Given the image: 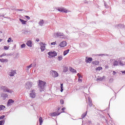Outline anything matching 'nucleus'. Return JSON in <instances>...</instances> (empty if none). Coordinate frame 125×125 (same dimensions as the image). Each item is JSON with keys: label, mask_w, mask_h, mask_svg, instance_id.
Returning <instances> with one entry per match:
<instances>
[{"label": "nucleus", "mask_w": 125, "mask_h": 125, "mask_svg": "<svg viewBox=\"0 0 125 125\" xmlns=\"http://www.w3.org/2000/svg\"><path fill=\"white\" fill-rule=\"evenodd\" d=\"M45 84H46V83L45 82L42 81L41 80L39 81L38 85L40 87L41 91H43V89H44V87H45Z\"/></svg>", "instance_id": "1"}, {"label": "nucleus", "mask_w": 125, "mask_h": 125, "mask_svg": "<svg viewBox=\"0 0 125 125\" xmlns=\"http://www.w3.org/2000/svg\"><path fill=\"white\" fill-rule=\"evenodd\" d=\"M48 55H49V58H52L55 57V56H57V53L55 51H51L48 53Z\"/></svg>", "instance_id": "2"}, {"label": "nucleus", "mask_w": 125, "mask_h": 125, "mask_svg": "<svg viewBox=\"0 0 125 125\" xmlns=\"http://www.w3.org/2000/svg\"><path fill=\"white\" fill-rule=\"evenodd\" d=\"M86 102L87 103V104H88L90 107H92L93 104H92V101L91 100L90 97H88L87 99L86 100Z\"/></svg>", "instance_id": "3"}, {"label": "nucleus", "mask_w": 125, "mask_h": 125, "mask_svg": "<svg viewBox=\"0 0 125 125\" xmlns=\"http://www.w3.org/2000/svg\"><path fill=\"white\" fill-rule=\"evenodd\" d=\"M29 96L31 98L34 99L36 98L37 95L36 94V92H35L34 90H32L29 94Z\"/></svg>", "instance_id": "4"}, {"label": "nucleus", "mask_w": 125, "mask_h": 125, "mask_svg": "<svg viewBox=\"0 0 125 125\" xmlns=\"http://www.w3.org/2000/svg\"><path fill=\"white\" fill-rule=\"evenodd\" d=\"M40 45L41 51H44V50H45V46L46 44L41 42H40Z\"/></svg>", "instance_id": "5"}, {"label": "nucleus", "mask_w": 125, "mask_h": 125, "mask_svg": "<svg viewBox=\"0 0 125 125\" xmlns=\"http://www.w3.org/2000/svg\"><path fill=\"white\" fill-rule=\"evenodd\" d=\"M58 10L60 12H64L65 13H67V12H69V11H67V10L65 9L64 8H59L58 9Z\"/></svg>", "instance_id": "6"}, {"label": "nucleus", "mask_w": 125, "mask_h": 125, "mask_svg": "<svg viewBox=\"0 0 125 125\" xmlns=\"http://www.w3.org/2000/svg\"><path fill=\"white\" fill-rule=\"evenodd\" d=\"M85 62H86V63H89V64H90V63H91V62H92V58H88V57H86Z\"/></svg>", "instance_id": "7"}, {"label": "nucleus", "mask_w": 125, "mask_h": 125, "mask_svg": "<svg viewBox=\"0 0 125 125\" xmlns=\"http://www.w3.org/2000/svg\"><path fill=\"white\" fill-rule=\"evenodd\" d=\"M9 75L10 77H13L16 75V70H11L9 73Z\"/></svg>", "instance_id": "8"}, {"label": "nucleus", "mask_w": 125, "mask_h": 125, "mask_svg": "<svg viewBox=\"0 0 125 125\" xmlns=\"http://www.w3.org/2000/svg\"><path fill=\"white\" fill-rule=\"evenodd\" d=\"M67 45V42L65 41H62L60 43V46L61 47H65Z\"/></svg>", "instance_id": "9"}, {"label": "nucleus", "mask_w": 125, "mask_h": 125, "mask_svg": "<svg viewBox=\"0 0 125 125\" xmlns=\"http://www.w3.org/2000/svg\"><path fill=\"white\" fill-rule=\"evenodd\" d=\"M60 114H61V113L55 112L50 113V116H51V117H55L56 116H59Z\"/></svg>", "instance_id": "10"}, {"label": "nucleus", "mask_w": 125, "mask_h": 125, "mask_svg": "<svg viewBox=\"0 0 125 125\" xmlns=\"http://www.w3.org/2000/svg\"><path fill=\"white\" fill-rule=\"evenodd\" d=\"M52 75H53V77H54V78H57V77H58L59 74L58 73H57V72L55 71H52Z\"/></svg>", "instance_id": "11"}, {"label": "nucleus", "mask_w": 125, "mask_h": 125, "mask_svg": "<svg viewBox=\"0 0 125 125\" xmlns=\"http://www.w3.org/2000/svg\"><path fill=\"white\" fill-rule=\"evenodd\" d=\"M32 86V85L31 83H30V82H27V83H26V87L28 89H30V88H31Z\"/></svg>", "instance_id": "12"}, {"label": "nucleus", "mask_w": 125, "mask_h": 125, "mask_svg": "<svg viewBox=\"0 0 125 125\" xmlns=\"http://www.w3.org/2000/svg\"><path fill=\"white\" fill-rule=\"evenodd\" d=\"M3 89L4 91H5V92H8L9 93H12V91H11V90L9 89L7 87H3Z\"/></svg>", "instance_id": "13"}, {"label": "nucleus", "mask_w": 125, "mask_h": 125, "mask_svg": "<svg viewBox=\"0 0 125 125\" xmlns=\"http://www.w3.org/2000/svg\"><path fill=\"white\" fill-rule=\"evenodd\" d=\"M92 65H99V61H95L92 62Z\"/></svg>", "instance_id": "14"}, {"label": "nucleus", "mask_w": 125, "mask_h": 125, "mask_svg": "<svg viewBox=\"0 0 125 125\" xmlns=\"http://www.w3.org/2000/svg\"><path fill=\"white\" fill-rule=\"evenodd\" d=\"M120 66H125V62L121 60L118 61Z\"/></svg>", "instance_id": "15"}, {"label": "nucleus", "mask_w": 125, "mask_h": 125, "mask_svg": "<svg viewBox=\"0 0 125 125\" xmlns=\"http://www.w3.org/2000/svg\"><path fill=\"white\" fill-rule=\"evenodd\" d=\"M12 103H14V101H13L12 99H9L8 101L7 102V105H10V104H12Z\"/></svg>", "instance_id": "16"}, {"label": "nucleus", "mask_w": 125, "mask_h": 125, "mask_svg": "<svg viewBox=\"0 0 125 125\" xmlns=\"http://www.w3.org/2000/svg\"><path fill=\"white\" fill-rule=\"evenodd\" d=\"M26 45L28 46H30V47H32V41H28L27 42H26Z\"/></svg>", "instance_id": "17"}, {"label": "nucleus", "mask_w": 125, "mask_h": 125, "mask_svg": "<svg viewBox=\"0 0 125 125\" xmlns=\"http://www.w3.org/2000/svg\"><path fill=\"white\" fill-rule=\"evenodd\" d=\"M104 78L105 76H103V77H98L97 81H99V82H101V81H103V80H104Z\"/></svg>", "instance_id": "18"}, {"label": "nucleus", "mask_w": 125, "mask_h": 125, "mask_svg": "<svg viewBox=\"0 0 125 125\" xmlns=\"http://www.w3.org/2000/svg\"><path fill=\"white\" fill-rule=\"evenodd\" d=\"M69 51H70V49H67L63 52V55L65 56V55H67L69 53Z\"/></svg>", "instance_id": "19"}, {"label": "nucleus", "mask_w": 125, "mask_h": 125, "mask_svg": "<svg viewBox=\"0 0 125 125\" xmlns=\"http://www.w3.org/2000/svg\"><path fill=\"white\" fill-rule=\"evenodd\" d=\"M8 60L6 59H0V62H8Z\"/></svg>", "instance_id": "20"}, {"label": "nucleus", "mask_w": 125, "mask_h": 125, "mask_svg": "<svg viewBox=\"0 0 125 125\" xmlns=\"http://www.w3.org/2000/svg\"><path fill=\"white\" fill-rule=\"evenodd\" d=\"M69 70L70 72H72V73H76L77 71L75 69H74V68L72 67L69 68Z\"/></svg>", "instance_id": "21"}, {"label": "nucleus", "mask_w": 125, "mask_h": 125, "mask_svg": "<svg viewBox=\"0 0 125 125\" xmlns=\"http://www.w3.org/2000/svg\"><path fill=\"white\" fill-rule=\"evenodd\" d=\"M5 109V106L3 105H0V111H1L2 110H4Z\"/></svg>", "instance_id": "22"}, {"label": "nucleus", "mask_w": 125, "mask_h": 125, "mask_svg": "<svg viewBox=\"0 0 125 125\" xmlns=\"http://www.w3.org/2000/svg\"><path fill=\"white\" fill-rule=\"evenodd\" d=\"M44 22L43 21V20H42L40 21L39 22V24L40 26H42L43 25V23Z\"/></svg>", "instance_id": "23"}, {"label": "nucleus", "mask_w": 125, "mask_h": 125, "mask_svg": "<svg viewBox=\"0 0 125 125\" xmlns=\"http://www.w3.org/2000/svg\"><path fill=\"white\" fill-rule=\"evenodd\" d=\"M39 122H40V125H42L43 121H42V117H40L39 118Z\"/></svg>", "instance_id": "24"}, {"label": "nucleus", "mask_w": 125, "mask_h": 125, "mask_svg": "<svg viewBox=\"0 0 125 125\" xmlns=\"http://www.w3.org/2000/svg\"><path fill=\"white\" fill-rule=\"evenodd\" d=\"M57 37H61L63 36V33H61V32H58L56 34Z\"/></svg>", "instance_id": "25"}, {"label": "nucleus", "mask_w": 125, "mask_h": 125, "mask_svg": "<svg viewBox=\"0 0 125 125\" xmlns=\"http://www.w3.org/2000/svg\"><path fill=\"white\" fill-rule=\"evenodd\" d=\"M67 71H68V67H64L63 72H64V73H66V72H67Z\"/></svg>", "instance_id": "26"}, {"label": "nucleus", "mask_w": 125, "mask_h": 125, "mask_svg": "<svg viewBox=\"0 0 125 125\" xmlns=\"http://www.w3.org/2000/svg\"><path fill=\"white\" fill-rule=\"evenodd\" d=\"M20 21L22 23V24H26V21H24V20H22V19H20Z\"/></svg>", "instance_id": "27"}, {"label": "nucleus", "mask_w": 125, "mask_h": 125, "mask_svg": "<svg viewBox=\"0 0 125 125\" xmlns=\"http://www.w3.org/2000/svg\"><path fill=\"white\" fill-rule=\"evenodd\" d=\"M119 63V62L118 61H115L113 62V66H118V64Z\"/></svg>", "instance_id": "28"}, {"label": "nucleus", "mask_w": 125, "mask_h": 125, "mask_svg": "<svg viewBox=\"0 0 125 125\" xmlns=\"http://www.w3.org/2000/svg\"><path fill=\"white\" fill-rule=\"evenodd\" d=\"M7 42H13V40L11 39V38H9L7 40Z\"/></svg>", "instance_id": "29"}, {"label": "nucleus", "mask_w": 125, "mask_h": 125, "mask_svg": "<svg viewBox=\"0 0 125 125\" xmlns=\"http://www.w3.org/2000/svg\"><path fill=\"white\" fill-rule=\"evenodd\" d=\"M9 46H4L3 48L5 50H8L9 49Z\"/></svg>", "instance_id": "30"}, {"label": "nucleus", "mask_w": 125, "mask_h": 125, "mask_svg": "<svg viewBox=\"0 0 125 125\" xmlns=\"http://www.w3.org/2000/svg\"><path fill=\"white\" fill-rule=\"evenodd\" d=\"M62 59H63V57H62V56H59L58 58V60H59V61H61Z\"/></svg>", "instance_id": "31"}, {"label": "nucleus", "mask_w": 125, "mask_h": 125, "mask_svg": "<svg viewBox=\"0 0 125 125\" xmlns=\"http://www.w3.org/2000/svg\"><path fill=\"white\" fill-rule=\"evenodd\" d=\"M86 116V113H84L83 114H82L81 118H82V119H83L85 118Z\"/></svg>", "instance_id": "32"}, {"label": "nucleus", "mask_w": 125, "mask_h": 125, "mask_svg": "<svg viewBox=\"0 0 125 125\" xmlns=\"http://www.w3.org/2000/svg\"><path fill=\"white\" fill-rule=\"evenodd\" d=\"M96 71H100L101 70H102V67H98L96 68Z\"/></svg>", "instance_id": "33"}, {"label": "nucleus", "mask_w": 125, "mask_h": 125, "mask_svg": "<svg viewBox=\"0 0 125 125\" xmlns=\"http://www.w3.org/2000/svg\"><path fill=\"white\" fill-rule=\"evenodd\" d=\"M61 92H63V83L61 84Z\"/></svg>", "instance_id": "34"}, {"label": "nucleus", "mask_w": 125, "mask_h": 125, "mask_svg": "<svg viewBox=\"0 0 125 125\" xmlns=\"http://www.w3.org/2000/svg\"><path fill=\"white\" fill-rule=\"evenodd\" d=\"M21 48H24V47H26V44L25 43H23L22 45H21Z\"/></svg>", "instance_id": "35"}, {"label": "nucleus", "mask_w": 125, "mask_h": 125, "mask_svg": "<svg viewBox=\"0 0 125 125\" xmlns=\"http://www.w3.org/2000/svg\"><path fill=\"white\" fill-rule=\"evenodd\" d=\"M3 123H4V121L3 120L0 121V125H3L4 124Z\"/></svg>", "instance_id": "36"}, {"label": "nucleus", "mask_w": 125, "mask_h": 125, "mask_svg": "<svg viewBox=\"0 0 125 125\" xmlns=\"http://www.w3.org/2000/svg\"><path fill=\"white\" fill-rule=\"evenodd\" d=\"M5 116L4 115H2L0 117V120H3V119H4Z\"/></svg>", "instance_id": "37"}, {"label": "nucleus", "mask_w": 125, "mask_h": 125, "mask_svg": "<svg viewBox=\"0 0 125 125\" xmlns=\"http://www.w3.org/2000/svg\"><path fill=\"white\" fill-rule=\"evenodd\" d=\"M51 45H55V44H56V42H51Z\"/></svg>", "instance_id": "38"}, {"label": "nucleus", "mask_w": 125, "mask_h": 125, "mask_svg": "<svg viewBox=\"0 0 125 125\" xmlns=\"http://www.w3.org/2000/svg\"><path fill=\"white\" fill-rule=\"evenodd\" d=\"M32 65H33L32 63H31L30 65L27 66V68H28V69H30V68H32Z\"/></svg>", "instance_id": "39"}, {"label": "nucleus", "mask_w": 125, "mask_h": 125, "mask_svg": "<svg viewBox=\"0 0 125 125\" xmlns=\"http://www.w3.org/2000/svg\"><path fill=\"white\" fill-rule=\"evenodd\" d=\"M60 102L61 104H64V100H63V99H61Z\"/></svg>", "instance_id": "40"}, {"label": "nucleus", "mask_w": 125, "mask_h": 125, "mask_svg": "<svg viewBox=\"0 0 125 125\" xmlns=\"http://www.w3.org/2000/svg\"><path fill=\"white\" fill-rule=\"evenodd\" d=\"M66 108L65 107H63L62 108V110L63 112V113H65V111H64V110H65Z\"/></svg>", "instance_id": "41"}, {"label": "nucleus", "mask_w": 125, "mask_h": 125, "mask_svg": "<svg viewBox=\"0 0 125 125\" xmlns=\"http://www.w3.org/2000/svg\"><path fill=\"white\" fill-rule=\"evenodd\" d=\"M25 18H27V19H28V20H30V17L28 16H25Z\"/></svg>", "instance_id": "42"}, {"label": "nucleus", "mask_w": 125, "mask_h": 125, "mask_svg": "<svg viewBox=\"0 0 125 125\" xmlns=\"http://www.w3.org/2000/svg\"><path fill=\"white\" fill-rule=\"evenodd\" d=\"M77 76H78V77H79V78H82V76H81V75H80V73H78V74H77Z\"/></svg>", "instance_id": "43"}, {"label": "nucleus", "mask_w": 125, "mask_h": 125, "mask_svg": "<svg viewBox=\"0 0 125 125\" xmlns=\"http://www.w3.org/2000/svg\"><path fill=\"white\" fill-rule=\"evenodd\" d=\"M6 54H5V53H3V54H2L1 55L2 57H3V56H6Z\"/></svg>", "instance_id": "44"}, {"label": "nucleus", "mask_w": 125, "mask_h": 125, "mask_svg": "<svg viewBox=\"0 0 125 125\" xmlns=\"http://www.w3.org/2000/svg\"><path fill=\"white\" fill-rule=\"evenodd\" d=\"M78 81H79L80 83H82V82H83V80H82V79H78Z\"/></svg>", "instance_id": "45"}, {"label": "nucleus", "mask_w": 125, "mask_h": 125, "mask_svg": "<svg viewBox=\"0 0 125 125\" xmlns=\"http://www.w3.org/2000/svg\"><path fill=\"white\" fill-rule=\"evenodd\" d=\"M108 68H109V66L105 65V69H108Z\"/></svg>", "instance_id": "46"}, {"label": "nucleus", "mask_w": 125, "mask_h": 125, "mask_svg": "<svg viewBox=\"0 0 125 125\" xmlns=\"http://www.w3.org/2000/svg\"><path fill=\"white\" fill-rule=\"evenodd\" d=\"M36 42H40V39H36Z\"/></svg>", "instance_id": "47"}, {"label": "nucleus", "mask_w": 125, "mask_h": 125, "mask_svg": "<svg viewBox=\"0 0 125 125\" xmlns=\"http://www.w3.org/2000/svg\"><path fill=\"white\" fill-rule=\"evenodd\" d=\"M122 74H125V70L124 71H122Z\"/></svg>", "instance_id": "48"}, {"label": "nucleus", "mask_w": 125, "mask_h": 125, "mask_svg": "<svg viewBox=\"0 0 125 125\" xmlns=\"http://www.w3.org/2000/svg\"><path fill=\"white\" fill-rule=\"evenodd\" d=\"M2 39H0V42H2Z\"/></svg>", "instance_id": "49"}, {"label": "nucleus", "mask_w": 125, "mask_h": 125, "mask_svg": "<svg viewBox=\"0 0 125 125\" xmlns=\"http://www.w3.org/2000/svg\"><path fill=\"white\" fill-rule=\"evenodd\" d=\"M114 74H117V72L116 71H113Z\"/></svg>", "instance_id": "50"}, {"label": "nucleus", "mask_w": 125, "mask_h": 125, "mask_svg": "<svg viewBox=\"0 0 125 125\" xmlns=\"http://www.w3.org/2000/svg\"><path fill=\"white\" fill-rule=\"evenodd\" d=\"M0 57H2V56L1 55H0Z\"/></svg>", "instance_id": "51"}, {"label": "nucleus", "mask_w": 125, "mask_h": 125, "mask_svg": "<svg viewBox=\"0 0 125 125\" xmlns=\"http://www.w3.org/2000/svg\"><path fill=\"white\" fill-rule=\"evenodd\" d=\"M5 95L6 97V96H7V95Z\"/></svg>", "instance_id": "52"}]
</instances>
